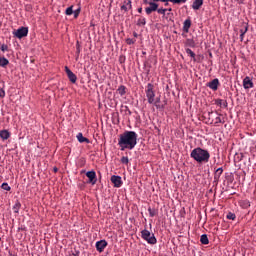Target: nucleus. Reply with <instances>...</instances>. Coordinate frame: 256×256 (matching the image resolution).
<instances>
[{
    "label": "nucleus",
    "instance_id": "f257e3e1",
    "mask_svg": "<svg viewBox=\"0 0 256 256\" xmlns=\"http://www.w3.org/2000/svg\"><path fill=\"white\" fill-rule=\"evenodd\" d=\"M139 135L135 131L126 130L118 137V147L120 151H133L134 147H137V139Z\"/></svg>",
    "mask_w": 256,
    "mask_h": 256
},
{
    "label": "nucleus",
    "instance_id": "f03ea898",
    "mask_svg": "<svg viewBox=\"0 0 256 256\" xmlns=\"http://www.w3.org/2000/svg\"><path fill=\"white\" fill-rule=\"evenodd\" d=\"M190 157L191 159H194L196 163H209V159H211V154L207 150L201 147H197L191 151Z\"/></svg>",
    "mask_w": 256,
    "mask_h": 256
},
{
    "label": "nucleus",
    "instance_id": "7ed1b4c3",
    "mask_svg": "<svg viewBox=\"0 0 256 256\" xmlns=\"http://www.w3.org/2000/svg\"><path fill=\"white\" fill-rule=\"evenodd\" d=\"M153 84L148 83L145 93H146V97H147V101L149 103V105H154L157 109H159V104L161 103V98L157 97L155 98V90Z\"/></svg>",
    "mask_w": 256,
    "mask_h": 256
},
{
    "label": "nucleus",
    "instance_id": "20e7f679",
    "mask_svg": "<svg viewBox=\"0 0 256 256\" xmlns=\"http://www.w3.org/2000/svg\"><path fill=\"white\" fill-rule=\"evenodd\" d=\"M141 237L149 245H155L157 243V238H155V234L151 233L147 229H144V230L141 231Z\"/></svg>",
    "mask_w": 256,
    "mask_h": 256
},
{
    "label": "nucleus",
    "instance_id": "39448f33",
    "mask_svg": "<svg viewBox=\"0 0 256 256\" xmlns=\"http://www.w3.org/2000/svg\"><path fill=\"white\" fill-rule=\"evenodd\" d=\"M13 35L17 37V39H23V37H27V35H29V28L20 27L19 29L13 32Z\"/></svg>",
    "mask_w": 256,
    "mask_h": 256
},
{
    "label": "nucleus",
    "instance_id": "423d86ee",
    "mask_svg": "<svg viewBox=\"0 0 256 256\" xmlns=\"http://www.w3.org/2000/svg\"><path fill=\"white\" fill-rule=\"evenodd\" d=\"M148 7L145 8L146 11V15H151V13L157 11V9H159V4L155 3V2H149L148 3Z\"/></svg>",
    "mask_w": 256,
    "mask_h": 256
},
{
    "label": "nucleus",
    "instance_id": "0eeeda50",
    "mask_svg": "<svg viewBox=\"0 0 256 256\" xmlns=\"http://www.w3.org/2000/svg\"><path fill=\"white\" fill-rule=\"evenodd\" d=\"M65 73L71 83H77V75H75V73H73L67 66H65Z\"/></svg>",
    "mask_w": 256,
    "mask_h": 256
},
{
    "label": "nucleus",
    "instance_id": "6e6552de",
    "mask_svg": "<svg viewBox=\"0 0 256 256\" xmlns=\"http://www.w3.org/2000/svg\"><path fill=\"white\" fill-rule=\"evenodd\" d=\"M86 177H88L89 179L88 183H91L92 185H95V183H97V173H95V171H88L86 173Z\"/></svg>",
    "mask_w": 256,
    "mask_h": 256
},
{
    "label": "nucleus",
    "instance_id": "1a4fd4ad",
    "mask_svg": "<svg viewBox=\"0 0 256 256\" xmlns=\"http://www.w3.org/2000/svg\"><path fill=\"white\" fill-rule=\"evenodd\" d=\"M111 183H113L114 187H121L123 185V180L121 179V176L113 175L110 178Z\"/></svg>",
    "mask_w": 256,
    "mask_h": 256
},
{
    "label": "nucleus",
    "instance_id": "9d476101",
    "mask_svg": "<svg viewBox=\"0 0 256 256\" xmlns=\"http://www.w3.org/2000/svg\"><path fill=\"white\" fill-rule=\"evenodd\" d=\"M120 9H121V11H125V13H127V11H131V9H133L131 0H124L123 4L120 6Z\"/></svg>",
    "mask_w": 256,
    "mask_h": 256
},
{
    "label": "nucleus",
    "instance_id": "9b49d317",
    "mask_svg": "<svg viewBox=\"0 0 256 256\" xmlns=\"http://www.w3.org/2000/svg\"><path fill=\"white\" fill-rule=\"evenodd\" d=\"M219 85V79L217 78L207 83V87H209V89H212V91H217V89H219Z\"/></svg>",
    "mask_w": 256,
    "mask_h": 256
},
{
    "label": "nucleus",
    "instance_id": "f8f14e48",
    "mask_svg": "<svg viewBox=\"0 0 256 256\" xmlns=\"http://www.w3.org/2000/svg\"><path fill=\"white\" fill-rule=\"evenodd\" d=\"M107 242L105 240H100L96 242V250L99 253H103L105 251V247H107Z\"/></svg>",
    "mask_w": 256,
    "mask_h": 256
},
{
    "label": "nucleus",
    "instance_id": "ddd939ff",
    "mask_svg": "<svg viewBox=\"0 0 256 256\" xmlns=\"http://www.w3.org/2000/svg\"><path fill=\"white\" fill-rule=\"evenodd\" d=\"M243 87H244V89H253V87H254L253 80H251V78L249 76H246L243 79Z\"/></svg>",
    "mask_w": 256,
    "mask_h": 256
},
{
    "label": "nucleus",
    "instance_id": "4468645a",
    "mask_svg": "<svg viewBox=\"0 0 256 256\" xmlns=\"http://www.w3.org/2000/svg\"><path fill=\"white\" fill-rule=\"evenodd\" d=\"M201 7H203V0H194L192 9H194V11H199Z\"/></svg>",
    "mask_w": 256,
    "mask_h": 256
},
{
    "label": "nucleus",
    "instance_id": "2eb2a0df",
    "mask_svg": "<svg viewBox=\"0 0 256 256\" xmlns=\"http://www.w3.org/2000/svg\"><path fill=\"white\" fill-rule=\"evenodd\" d=\"M221 175H223V169L218 168L214 173V183H219V179H221Z\"/></svg>",
    "mask_w": 256,
    "mask_h": 256
},
{
    "label": "nucleus",
    "instance_id": "dca6fc26",
    "mask_svg": "<svg viewBox=\"0 0 256 256\" xmlns=\"http://www.w3.org/2000/svg\"><path fill=\"white\" fill-rule=\"evenodd\" d=\"M215 105H218V107H224V109H227L229 104L227 103V100L216 99L215 100Z\"/></svg>",
    "mask_w": 256,
    "mask_h": 256
},
{
    "label": "nucleus",
    "instance_id": "f3484780",
    "mask_svg": "<svg viewBox=\"0 0 256 256\" xmlns=\"http://www.w3.org/2000/svg\"><path fill=\"white\" fill-rule=\"evenodd\" d=\"M189 29H191V20L186 19L183 23V32L184 33H189Z\"/></svg>",
    "mask_w": 256,
    "mask_h": 256
},
{
    "label": "nucleus",
    "instance_id": "a211bd4d",
    "mask_svg": "<svg viewBox=\"0 0 256 256\" xmlns=\"http://www.w3.org/2000/svg\"><path fill=\"white\" fill-rule=\"evenodd\" d=\"M161 3H173V5H181L185 3L187 0H160Z\"/></svg>",
    "mask_w": 256,
    "mask_h": 256
},
{
    "label": "nucleus",
    "instance_id": "6ab92c4d",
    "mask_svg": "<svg viewBox=\"0 0 256 256\" xmlns=\"http://www.w3.org/2000/svg\"><path fill=\"white\" fill-rule=\"evenodd\" d=\"M0 137L3 141H7V139H9V137H11V133L8 132V130H1Z\"/></svg>",
    "mask_w": 256,
    "mask_h": 256
},
{
    "label": "nucleus",
    "instance_id": "aec40b11",
    "mask_svg": "<svg viewBox=\"0 0 256 256\" xmlns=\"http://www.w3.org/2000/svg\"><path fill=\"white\" fill-rule=\"evenodd\" d=\"M77 140L79 141V143H91V141H89V138H85L83 136V133H78L76 136Z\"/></svg>",
    "mask_w": 256,
    "mask_h": 256
},
{
    "label": "nucleus",
    "instance_id": "412c9836",
    "mask_svg": "<svg viewBox=\"0 0 256 256\" xmlns=\"http://www.w3.org/2000/svg\"><path fill=\"white\" fill-rule=\"evenodd\" d=\"M185 46L194 48L197 46V43H195L194 39L188 38L186 39Z\"/></svg>",
    "mask_w": 256,
    "mask_h": 256
},
{
    "label": "nucleus",
    "instance_id": "4be33fe9",
    "mask_svg": "<svg viewBox=\"0 0 256 256\" xmlns=\"http://www.w3.org/2000/svg\"><path fill=\"white\" fill-rule=\"evenodd\" d=\"M117 93H119V95H121V97H123L127 93V87H125V85L119 86L117 89Z\"/></svg>",
    "mask_w": 256,
    "mask_h": 256
},
{
    "label": "nucleus",
    "instance_id": "5701e85b",
    "mask_svg": "<svg viewBox=\"0 0 256 256\" xmlns=\"http://www.w3.org/2000/svg\"><path fill=\"white\" fill-rule=\"evenodd\" d=\"M200 243H202V245H209V237H207V234H203L200 237Z\"/></svg>",
    "mask_w": 256,
    "mask_h": 256
},
{
    "label": "nucleus",
    "instance_id": "b1692460",
    "mask_svg": "<svg viewBox=\"0 0 256 256\" xmlns=\"http://www.w3.org/2000/svg\"><path fill=\"white\" fill-rule=\"evenodd\" d=\"M137 25L138 27H145V25H147V20L145 17H140L137 21Z\"/></svg>",
    "mask_w": 256,
    "mask_h": 256
},
{
    "label": "nucleus",
    "instance_id": "393cba45",
    "mask_svg": "<svg viewBox=\"0 0 256 256\" xmlns=\"http://www.w3.org/2000/svg\"><path fill=\"white\" fill-rule=\"evenodd\" d=\"M9 65V60L5 57H0V67H7Z\"/></svg>",
    "mask_w": 256,
    "mask_h": 256
},
{
    "label": "nucleus",
    "instance_id": "a878e982",
    "mask_svg": "<svg viewBox=\"0 0 256 256\" xmlns=\"http://www.w3.org/2000/svg\"><path fill=\"white\" fill-rule=\"evenodd\" d=\"M185 51L189 57L193 58V61H197V58H195V52H193V50L186 48Z\"/></svg>",
    "mask_w": 256,
    "mask_h": 256
},
{
    "label": "nucleus",
    "instance_id": "bb28decb",
    "mask_svg": "<svg viewBox=\"0 0 256 256\" xmlns=\"http://www.w3.org/2000/svg\"><path fill=\"white\" fill-rule=\"evenodd\" d=\"M19 209H21V202H17V203L13 206V211H14V213H19Z\"/></svg>",
    "mask_w": 256,
    "mask_h": 256
},
{
    "label": "nucleus",
    "instance_id": "cd10ccee",
    "mask_svg": "<svg viewBox=\"0 0 256 256\" xmlns=\"http://www.w3.org/2000/svg\"><path fill=\"white\" fill-rule=\"evenodd\" d=\"M120 163H122L123 165H129V157L123 156L120 160Z\"/></svg>",
    "mask_w": 256,
    "mask_h": 256
},
{
    "label": "nucleus",
    "instance_id": "c85d7f7f",
    "mask_svg": "<svg viewBox=\"0 0 256 256\" xmlns=\"http://www.w3.org/2000/svg\"><path fill=\"white\" fill-rule=\"evenodd\" d=\"M1 187L4 189V191H11V186L6 182L2 183Z\"/></svg>",
    "mask_w": 256,
    "mask_h": 256
},
{
    "label": "nucleus",
    "instance_id": "c756f323",
    "mask_svg": "<svg viewBox=\"0 0 256 256\" xmlns=\"http://www.w3.org/2000/svg\"><path fill=\"white\" fill-rule=\"evenodd\" d=\"M226 217H227V219H230L231 221H235L237 216L235 215V213L230 212V213L227 214Z\"/></svg>",
    "mask_w": 256,
    "mask_h": 256
},
{
    "label": "nucleus",
    "instance_id": "7c9ffc66",
    "mask_svg": "<svg viewBox=\"0 0 256 256\" xmlns=\"http://www.w3.org/2000/svg\"><path fill=\"white\" fill-rule=\"evenodd\" d=\"M65 15H73V6H70L66 9Z\"/></svg>",
    "mask_w": 256,
    "mask_h": 256
},
{
    "label": "nucleus",
    "instance_id": "2f4dec72",
    "mask_svg": "<svg viewBox=\"0 0 256 256\" xmlns=\"http://www.w3.org/2000/svg\"><path fill=\"white\" fill-rule=\"evenodd\" d=\"M157 13H159V15H165V13H167V9L165 8H157Z\"/></svg>",
    "mask_w": 256,
    "mask_h": 256
},
{
    "label": "nucleus",
    "instance_id": "473e14b6",
    "mask_svg": "<svg viewBox=\"0 0 256 256\" xmlns=\"http://www.w3.org/2000/svg\"><path fill=\"white\" fill-rule=\"evenodd\" d=\"M247 31H249V27L246 26L244 32L240 34V41H243V39H245V33H247Z\"/></svg>",
    "mask_w": 256,
    "mask_h": 256
},
{
    "label": "nucleus",
    "instance_id": "72a5a7b5",
    "mask_svg": "<svg viewBox=\"0 0 256 256\" xmlns=\"http://www.w3.org/2000/svg\"><path fill=\"white\" fill-rule=\"evenodd\" d=\"M136 41H137L136 39H131V38L126 39L127 45H135Z\"/></svg>",
    "mask_w": 256,
    "mask_h": 256
},
{
    "label": "nucleus",
    "instance_id": "f704fd0d",
    "mask_svg": "<svg viewBox=\"0 0 256 256\" xmlns=\"http://www.w3.org/2000/svg\"><path fill=\"white\" fill-rule=\"evenodd\" d=\"M79 13H81V8H78L77 10L73 11L74 19H77V17H79Z\"/></svg>",
    "mask_w": 256,
    "mask_h": 256
},
{
    "label": "nucleus",
    "instance_id": "c9c22d12",
    "mask_svg": "<svg viewBox=\"0 0 256 256\" xmlns=\"http://www.w3.org/2000/svg\"><path fill=\"white\" fill-rule=\"evenodd\" d=\"M1 51H3V52L9 51V46H7V44H2L1 45Z\"/></svg>",
    "mask_w": 256,
    "mask_h": 256
},
{
    "label": "nucleus",
    "instance_id": "e433bc0d",
    "mask_svg": "<svg viewBox=\"0 0 256 256\" xmlns=\"http://www.w3.org/2000/svg\"><path fill=\"white\" fill-rule=\"evenodd\" d=\"M5 97V90L0 88V98L3 99Z\"/></svg>",
    "mask_w": 256,
    "mask_h": 256
},
{
    "label": "nucleus",
    "instance_id": "4c0bfd02",
    "mask_svg": "<svg viewBox=\"0 0 256 256\" xmlns=\"http://www.w3.org/2000/svg\"><path fill=\"white\" fill-rule=\"evenodd\" d=\"M150 217H155V210H152L151 208L148 209Z\"/></svg>",
    "mask_w": 256,
    "mask_h": 256
},
{
    "label": "nucleus",
    "instance_id": "58836bf2",
    "mask_svg": "<svg viewBox=\"0 0 256 256\" xmlns=\"http://www.w3.org/2000/svg\"><path fill=\"white\" fill-rule=\"evenodd\" d=\"M216 124L217 123H223V120H221V117H216V122H215Z\"/></svg>",
    "mask_w": 256,
    "mask_h": 256
},
{
    "label": "nucleus",
    "instance_id": "ea45409f",
    "mask_svg": "<svg viewBox=\"0 0 256 256\" xmlns=\"http://www.w3.org/2000/svg\"><path fill=\"white\" fill-rule=\"evenodd\" d=\"M133 37H139V34H137V32H133Z\"/></svg>",
    "mask_w": 256,
    "mask_h": 256
},
{
    "label": "nucleus",
    "instance_id": "a19ab883",
    "mask_svg": "<svg viewBox=\"0 0 256 256\" xmlns=\"http://www.w3.org/2000/svg\"><path fill=\"white\" fill-rule=\"evenodd\" d=\"M138 13H143V8H138Z\"/></svg>",
    "mask_w": 256,
    "mask_h": 256
},
{
    "label": "nucleus",
    "instance_id": "79ce46f5",
    "mask_svg": "<svg viewBox=\"0 0 256 256\" xmlns=\"http://www.w3.org/2000/svg\"><path fill=\"white\" fill-rule=\"evenodd\" d=\"M164 3H165V4H164L165 7H167V6L169 5V2H164Z\"/></svg>",
    "mask_w": 256,
    "mask_h": 256
},
{
    "label": "nucleus",
    "instance_id": "37998d69",
    "mask_svg": "<svg viewBox=\"0 0 256 256\" xmlns=\"http://www.w3.org/2000/svg\"><path fill=\"white\" fill-rule=\"evenodd\" d=\"M240 33H241V34L245 33V30L241 29V30H240Z\"/></svg>",
    "mask_w": 256,
    "mask_h": 256
},
{
    "label": "nucleus",
    "instance_id": "c03bdc74",
    "mask_svg": "<svg viewBox=\"0 0 256 256\" xmlns=\"http://www.w3.org/2000/svg\"><path fill=\"white\" fill-rule=\"evenodd\" d=\"M58 169L57 168H54V173H57Z\"/></svg>",
    "mask_w": 256,
    "mask_h": 256
},
{
    "label": "nucleus",
    "instance_id": "a18cd8bd",
    "mask_svg": "<svg viewBox=\"0 0 256 256\" xmlns=\"http://www.w3.org/2000/svg\"><path fill=\"white\" fill-rule=\"evenodd\" d=\"M154 1V3H157V2H159V1H161V0H153Z\"/></svg>",
    "mask_w": 256,
    "mask_h": 256
},
{
    "label": "nucleus",
    "instance_id": "49530a36",
    "mask_svg": "<svg viewBox=\"0 0 256 256\" xmlns=\"http://www.w3.org/2000/svg\"><path fill=\"white\" fill-rule=\"evenodd\" d=\"M167 11H173V9L172 8H168Z\"/></svg>",
    "mask_w": 256,
    "mask_h": 256
},
{
    "label": "nucleus",
    "instance_id": "de8ad7c7",
    "mask_svg": "<svg viewBox=\"0 0 256 256\" xmlns=\"http://www.w3.org/2000/svg\"><path fill=\"white\" fill-rule=\"evenodd\" d=\"M77 53H80V50H79V49L77 50Z\"/></svg>",
    "mask_w": 256,
    "mask_h": 256
},
{
    "label": "nucleus",
    "instance_id": "09e8293b",
    "mask_svg": "<svg viewBox=\"0 0 256 256\" xmlns=\"http://www.w3.org/2000/svg\"><path fill=\"white\" fill-rule=\"evenodd\" d=\"M0 241H1V238H0Z\"/></svg>",
    "mask_w": 256,
    "mask_h": 256
}]
</instances>
